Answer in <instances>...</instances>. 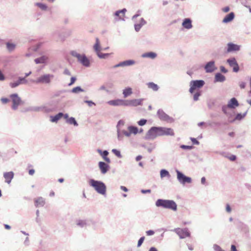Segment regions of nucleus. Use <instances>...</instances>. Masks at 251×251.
Wrapping results in <instances>:
<instances>
[{
  "mask_svg": "<svg viewBox=\"0 0 251 251\" xmlns=\"http://www.w3.org/2000/svg\"><path fill=\"white\" fill-rule=\"evenodd\" d=\"M156 205L157 207H162L164 208H168L173 211L177 210V205L176 203L172 200H166L159 199L156 201Z\"/></svg>",
  "mask_w": 251,
  "mask_h": 251,
  "instance_id": "1",
  "label": "nucleus"
},
{
  "mask_svg": "<svg viewBox=\"0 0 251 251\" xmlns=\"http://www.w3.org/2000/svg\"><path fill=\"white\" fill-rule=\"evenodd\" d=\"M90 185L94 187L95 190L99 193L104 195L106 193V186L105 184L100 181L91 179L89 181Z\"/></svg>",
  "mask_w": 251,
  "mask_h": 251,
  "instance_id": "2",
  "label": "nucleus"
},
{
  "mask_svg": "<svg viewBox=\"0 0 251 251\" xmlns=\"http://www.w3.org/2000/svg\"><path fill=\"white\" fill-rule=\"evenodd\" d=\"M161 127H152L148 131L147 137L149 139H154L157 136H162Z\"/></svg>",
  "mask_w": 251,
  "mask_h": 251,
  "instance_id": "3",
  "label": "nucleus"
},
{
  "mask_svg": "<svg viewBox=\"0 0 251 251\" xmlns=\"http://www.w3.org/2000/svg\"><path fill=\"white\" fill-rule=\"evenodd\" d=\"M71 54L74 57L77 58L78 61H79L84 66L86 67L89 66V60L84 54H80L75 51H72Z\"/></svg>",
  "mask_w": 251,
  "mask_h": 251,
  "instance_id": "4",
  "label": "nucleus"
},
{
  "mask_svg": "<svg viewBox=\"0 0 251 251\" xmlns=\"http://www.w3.org/2000/svg\"><path fill=\"white\" fill-rule=\"evenodd\" d=\"M204 81L202 80L191 81L190 83V93H193L197 89L201 88L204 85Z\"/></svg>",
  "mask_w": 251,
  "mask_h": 251,
  "instance_id": "5",
  "label": "nucleus"
},
{
  "mask_svg": "<svg viewBox=\"0 0 251 251\" xmlns=\"http://www.w3.org/2000/svg\"><path fill=\"white\" fill-rule=\"evenodd\" d=\"M53 77V75H44L37 78L33 82L36 83L47 84L50 83L51 79Z\"/></svg>",
  "mask_w": 251,
  "mask_h": 251,
  "instance_id": "6",
  "label": "nucleus"
},
{
  "mask_svg": "<svg viewBox=\"0 0 251 251\" xmlns=\"http://www.w3.org/2000/svg\"><path fill=\"white\" fill-rule=\"evenodd\" d=\"M10 98L12 101V107L14 110H16L19 105L22 103L21 98L16 94H12L10 96Z\"/></svg>",
  "mask_w": 251,
  "mask_h": 251,
  "instance_id": "7",
  "label": "nucleus"
},
{
  "mask_svg": "<svg viewBox=\"0 0 251 251\" xmlns=\"http://www.w3.org/2000/svg\"><path fill=\"white\" fill-rule=\"evenodd\" d=\"M176 172L177 174V178L181 183L184 184L186 183H190L191 182V178L190 177L186 176L178 170H176Z\"/></svg>",
  "mask_w": 251,
  "mask_h": 251,
  "instance_id": "8",
  "label": "nucleus"
},
{
  "mask_svg": "<svg viewBox=\"0 0 251 251\" xmlns=\"http://www.w3.org/2000/svg\"><path fill=\"white\" fill-rule=\"evenodd\" d=\"M227 62L229 66L233 68V70L234 72H237L239 71V67L235 58L228 59Z\"/></svg>",
  "mask_w": 251,
  "mask_h": 251,
  "instance_id": "9",
  "label": "nucleus"
},
{
  "mask_svg": "<svg viewBox=\"0 0 251 251\" xmlns=\"http://www.w3.org/2000/svg\"><path fill=\"white\" fill-rule=\"evenodd\" d=\"M126 100L121 99L111 100L108 101L109 105L113 106H126Z\"/></svg>",
  "mask_w": 251,
  "mask_h": 251,
  "instance_id": "10",
  "label": "nucleus"
},
{
  "mask_svg": "<svg viewBox=\"0 0 251 251\" xmlns=\"http://www.w3.org/2000/svg\"><path fill=\"white\" fill-rule=\"evenodd\" d=\"M227 52H230L232 51H238L240 49V46L234 44L232 43H228L227 45Z\"/></svg>",
  "mask_w": 251,
  "mask_h": 251,
  "instance_id": "11",
  "label": "nucleus"
},
{
  "mask_svg": "<svg viewBox=\"0 0 251 251\" xmlns=\"http://www.w3.org/2000/svg\"><path fill=\"white\" fill-rule=\"evenodd\" d=\"M128 132L127 131H123V133L126 136L129 137L131 134H136L138 132L137 127L130 126L128 127Z\"/></svg>",
  "mask_w": 251,
  "mask_h": 251,
  "instance_id": "12",
  "label": "nucleus"
},
{
  "mask_svg": "<svg viewBox=\"0 0 251 251\" xmlns=\"http://www.w3.org/2000/svg\"><path fill=\"white\" fill-rule=\"evenodd\" d=\"M161 132H161L162 136H164V135L174 136L175 134L173 129L171 128H166V127H161Z\"/></svg>",
  "mask_w": 251,
  "mask_h": 251,
  "instance_id": "13",
  "label": "nucleus"
},
{
  "mask_svg": "<svg viewBox=\"0 0 251 251\" xmlns=\"http://www.w3.org/2000/svg\"><path fill=\"white\" fill-rule=\"evenodd\" d=\"M176 230L177 234L181 238H185L190 236V233L187 229L178 228Z\"/></svg>",
  "mask_w": 251,
  "mask_h": 251,
  "instance_id": "14",
  "label": "nucleus"
},
{
  "mask_svg": "<svg viewBox=\"0 0 251 251\" xmlns=\"http://www.w3.org/2000/svg\"><path fill=\"white\" fill-rule=\"evenodd\" d=\"M126 106H136L141 103V100H126Z\"/></svg>",
  "mask_w": 251,
  "mask_h": 251,
  "instance_id": "15",
  "label": "nucleus"
},
{
  "mask_svg": "<svg viewBox=\"0 0 251 251\" xmlns=\"http://www.w3.org/2000/svg\"><path fill=\"white\" fill-rule=\"evenodd\" d=\"M3 176L5 179V182L10 183L14 177V173L13 172L5 173L3 174Z\"/></svg>",
  "mask_w": 251,
  "mask_h": 251,
  "instance_id": "16",
  "label": "nucleus"
},
{
  "mask_svg": "<svg viewBox=\"0 0 251 251\" xmlns=\"http://www.w3.org/2000/svg\"><path fill=\"white\" fill-rule=\"evenodd\" d=\"M215 67L214 61L208 62L205 66V69L206 72H212L215 70Z\"/></svg>",
  "mask_w": 251,
  "mask_h": 251,
  "instance_id": "17",
  "label": "nucleus"
},
{
  "mask_svg": "<svg viewBox=\"0 0 251 251\" xmlns=\"http://www.w3.org/2000/svg\"><path fill=\"white\" fill-rule=\"evenodd\" d=\"M99 166L101 173L105 174L109 169V166L103 162H100Z\"/></svg>",
  "mask_w": 251,
  "mask_h": 251,
  "instance_id": "18",
  "label": "nucleus"
},
{
  "mask_svg": "<svg viewBox=\"0 0 251 251\" xmlns=\"http://www.w3.org/2000/svg\"><path fill=\"white\" fill-rule=\"evenodd\" d=\"M238 105V102L234 98H232L227 104V107L230 108H235V107H237Z\"/></svg>",
  "mask_w": 251,
  "mask_h": 251,
  "instance_id": "19",
  "label": "nucleus"
},
{
  "mask_svg": "<svg viewBox=\"0 0 251 251\" xmlns=\"http://www.w3.org/2000/svg\"><path fill=\"white\" fill-rule=\"evenodd\" d=\"M135 63L134 61L132 60H126L120 63L119 64L115 65V67H118L121 66H130Z\"/></svg>",
  "mask_w": 251,
  "mask_h": 251,
  "instance_id": "20",
  "label": "nucleus"
},
{
  "mask_svg": "<svg viewBox=\"0 0 251 251\" xmlns=\"http://www.w3.org/2000/svg\"><path fill=\"white\" fill-rule=\"evenodd\" d=\"M26 82V80L25 78H21L20 77L19 80L15 82H11L10 83V86L12 88H15L18 86L19 85L22 83H24Z\"/></svg>",
  "mask_w": 251,
  "mask_h": 251,
  "instance_id": "21",
  "label": "nucleus"
},
{
  "mask_svg": "<svg viewBox=\"0 0 251 251\" xmlns=\"http://www.w3.org/2000/svg\"><path fill=\"white\" fill-rule=\"evenodd\" d=\"M35 205L36 207L42 206L44 205L45 201L42 197H39L34 200Z\"/></svg>",
  "mask_w": 251,
  "mask_h": 251,
  "instance_id": "22",
  "label": "nucleus"
},
{
  "mask_svg": "<svg viewBox=\"0 0 251 251\" xmlns=\"http://www.w3.org/2000/svg\"><path fill=\"white\" fill-rule=\"evenodd\" d=\"M234 18V14L233 12H231L227 15L223 20V22L227 23L231 22Z\"/></svg>",
  "mask_w": 251,
  "mask_h": 251,
  "instance_id": "23",
  "label": "nucleus"
},
{
  "mask_svg": "<svg viewBox=\"0 0 251 251\" xmlns=\"http://www.w3.org/2000/svg\"><path fill=\"white\" fill-rule=\"evenodd\" d=\"M182 25L187 29H190L192 27L191 21L189 19H185L182 23Z\"/></svg>",
  "mask_w": 251,
  "mask_h": 251,
  "instance_id": "24",
  "label": "nucleus"
},
{
  "mask_svg": "<svg viewBox=\"0 0 251 251\" xmlns=\"http://www.w3.org/2000/svg\"><path fill=\"white\" fill-rule=\"evenodd\" d=\"M63 116V114L62 113H59L57 115L54 116H50V121L51 122H57L59 120H60Z\"/></svg>",
  "mask_w": 251,
  "mask_h": 251,
  "instance_id": "25",
  "label": "nucleus"
},
{
  "mask_svg": "<svg viewBox=\"0 0 251 251\" xmlns=\"http://www.w3.org/2000/svg\"><path fill=\"white\" fill-rule=\"evenodd\" d=\"M98 151L100 153L104 160L107 163H110V159L107 157V155L108 154V152L106 151H103L102 152L100 150H99Z\"/></svg>",
  "mask_w": 251,
  "mask_h": 251,
  "instance_id": "26",
  "label": "nucleus"
},
{
  "mask_svg": "<svg viewBox=\"0 0 251 251\" xmlns=\"http://www.w3.org/2000/svg\"><path fill=\"white\" fill-rule=\"evenodd\" d=\"M215 81L219 82H223L225 80V77L224 75L220 73H218L215 75Z\"/></svg>",
  "mask_w": 251,
  "mask_h": 251,
  "instance_id": "27",
  "label": "nucleus"
},
{
  "mask_svg": "<svg viewBox=\"0 0 251 251\" xmlns=\"http://www.w3.org/2000/svg\"><path fill=\"white\" fill-rule=\"evenodd\" d=\"M48 60V57L46 56H43L40 58L35 59V62L36 64L44 63Z\"/></svg>",
  "mask_w": 251,
  "mask_h": 251,
  "instance_id": "28",
  "label": "nucleus"
},
{
  "mask_svg": "<svg viewBox=\"0 0 251 251\" xmlns=\"http://www.w3.org/2000/svg\"><path fill=\"white\" fill-rule=\"evenodd\" d=\"M126 11V9H123V10L118 11L115 13V15L117 16H119L120 18L121 19H124V17H125V12Z\"/></svg>",
  "mask_w": 251,
  "mask_h": 251,
  "instance_id": "29",
  "label": "nucleus"
},
{
  "mask_svg": "<svg viewBox=\"0 0 251 251\" xmlns=\"http://www.w3.org/2000/svg\"><path fill=\"white\" fill-rule=\"evenodd\" d=\"M132 93V89L131 88L128 87L125 89L123 91V95L124 98H126L128 96L130 95Z\"/></svg>",
  "mask_w": 251,
  "mask_h": 251,
  "instance_id": "30",
  "label": "nucleus"
},
{
  "mask_svg": "<svg viewBox=\"0 0 251 251\" xmlns=\"http://www.w3.org/2000/svg\"><path fill=\"white\" fill-rule=\"evenodd\" d=\"M94 48L97 53H98V51H100V43L98 38H96V42L94 46Z\"/></svg>",
  "mask_w": 251,
  "mask_h": 251,
  "instance_id": "31",
  "label": "nucleus"
},
{
  "mask_svg": "<svg viewBox=\"0 0 251 251\" xmlns=\"http://www.w3.org/2000/svg\"><path fill=\"white\" fill-rule=\"evenodd\" d=\"M148 87L152 89L153 91H157L158 89V87L157 84L153 82H149L147 84Z\"/></svg>",
  "mask_w": 251,
  "mask_h": 251,
  "instance_id": "32",
  "label": "nucleus"
},
{
  "mask_svg": "<svg viewBox=\"0 0 251 251\" xmlns=\"http://www.w3.org/2000/svg\"><path fill=\"white\" fill-rule=\"evenodd\" d=\"M145 24V21L143 19H141V22L139 24H136L135 25V29L136 31H138L141 27Z\"/></svg>",
  "mask_w": 251,
  "mask_h": 251,
  "instance_id": "33",
  "label": "nucleus"
},
{
  "mask_svg": "<svg viewBox=\"0 0 251 251\" xmlns=\"http://www.w3.org/2000/svg\"><path fill=\"white\" fill-rule=\"evenodd\" d=\"M143 57H149L151 58H154L156 56V54L155 53L150 52L148 53H145L143 55Z\"/></svg>",
  "mask_w": 251,
  "mask_h": 251,
  "instance_id": "34",
  "label": "nucleus"
},
{
  "mask_svg": "<svg viewBox=\"0 0 251 251\" xmlns=\"http://www.w3.org/2000/svg\"><path fill=\"white\" fill-rule=\"evenodd\" d=\"M67 122L71 125H74L75 126H77V124L75 119V118L71 117L70 118H69L67 120Z\"/></svg>",
  "mask_w": 251,
  "mask_h": 251,
  "instance_id": "35",
  "label": "nucleus"
},
{
  "mask_svg": "<svg viewBox=\"0 0 251 251\" xmlns=\"http://www.w3.org/2000/svg\"><path fill=\"white\" fill-rule=\"evenodd\" d=\"M160 176L162 178L165 176H170L169 173L165 170H162L160 171Z\"/></svg>",
  "mask_w": 251,
  "mask_h": 251,
  "instance_id": "36",
  "label": "nucleus"
},
{
  "mask_svg": "<svg viewBox=\"0 0 251 251\" xmlns=\"http://www.w3.org/2000/svg\"><path fill=\"white\" fill-rule=\"evenodd\" d=\"M246 114H247V112H245L242 114H237V115L236 116V117L235 118V120H239V121L241 120V119H242L246 116Z\"/></svg>",
  "mask_w": 251,
  "mask_h": 251,
  "instance_id": "37",
  "label": "nucleus"
},
{
  "mask_svg": "<svg viewBox=\"0 0 251 251\" xmlns=\"http://www.w3.org/2000/svg\"><path fill=\"white\" fill-rule=\"evenodd\" d=\"M98 56L100 58H105L108 57L109 55L108 53H102L100 51H98V53H97Z\"/></svg>",
  "mask_w": 251,
  "mask_h": 251,
  "instance_id": "38",
  "label": "nucleus"
},
{
  "mask_svg": "<svg viewBox=\"0 0 251 251\" xmlns=\"http://www.w3.org/2000/svg\"><path fill=\"white\" fill-rule=\"evenodd\" d=\"M6 46L8 50L10 51L13 50L15 47V45L11 43H7Z\"/></svg>",
  "mask_w": 251,
  "mask_h": 251,
  "instance_id": "39",
  "label": "nucleus"
},
{
  "mask_svg": "<svg viewBox=\"0 0 251 251\" xmlns=\"http://www.w3.org/2000/svg\"><path fill=\"white\" fill-rule=\"evenodd\" d=\"M83 90L80 87H76L72 89V92L76 93L79 92H82Z\"/></svg>",
  "mask_w": 251,
  "mask_h": 251,
  "instance_id": "40",
  "label": "nucleus"
},
{
  "mask_svg": "<svg viewBox=\"0 0 251 251\" xmlns=\"http://www.w3.org/2000/svg\"><path fill=\"white\" fill-rule=\"evenodd\" d=\"M112 151L119 158L122 157V155L119 151H118L116 149H113Z\"/></svg>",
  "mask_w": 251,
  "mask_h": 251,
  "instance_id": "41",
  "label": "nucleus"
},
{
  "mask_svg": "<svg viewBox=\"0 0 251 251\" xmlns=\"http://www.w3.org/2000/svg\"><path fill=\"white\" fill-rule=\"evenodd\" d=\"M144 240H145V237H144V236L140 238V239L139 240V241L138 242V244H137L138 247H139L141 246V245L143 243Z\"/></svg>",
  "mask_w": 251,
  "mask_h": 251,
  "instance_id": "42",
  "label": "nucleus"
},
{
  "mask_svg": "<svg viewBox=\"0 0 251 251\" xmlns=\"http://www.w3.org/2000/svg\"><path fill=\"white\" fill-rule=\"evenodd\" d=\"M147 120L145 119H141L138 122V124L139 126H142L146 124Z\"/></svg>",
  "mask_w": 251,
  "mask_h": 251,
  "instance_id": "43",
  "label": "nucleus"
},
{
  "mask_svg": "<svg viewBox=\"0 0 251 251\" xmlns=\"http://www.w3.org/2000/svg\"><path fill=\"white\" fill-rule=\"evenodd\" d=\"M201 95V94L200 92H197L194 95V97H193V98H194V100L196 101V100H198V99H199V96Z\"/></svg>",
  "mask_w": 251,
  "mask_h": 251,
  "instance_id": "44",
  "label": "nucleus"
},
{
  "mask_svg": "<svg viewBox=\"0 0 251 251\" xmlns=\"http://www.w3.org/2000/svg\"><path fill=\"white\" fill-rule=\"evenodd\" d=\"M38 6L41 8L42 9L46 10L47 8V6L46 5L42 4V3H38Z\"/></svg>",
  "mask_w": 251,
  "mask_h": 251,
  "instance_id": "45",
  "label": "nucleus"
},
{
  "mask_svg": "<svg viewBox=\"0 0 251 251\" xmlns=\"http://www.w3.org/2000/svg\"><path fill=\"white\" fill-rule=\"evenodd\" d=\"M214 249L216 251H224V250H223L221 248L218 246V245H215L214 246Z\"/></svg>",
  "mask_w": 251,
  "mask_h": 251,
  "instance_id": "46",
  "label": "nucleus"
},
{
  "mask_svg": "<svg viewBox=\"0 0 251 251\" xmlns=\"http://www.w3.org/2000/svg\"><path fill=\"white\" fill-rule=\"evenodd\" d=\"M1 101L3 103L5 104L9 102V100L7 98H1Z\"/></svg>",
  "mask_w": 251,
  "mask_h": 251,
  "instance_id": "47",
  "label": "nucleus"
},
{
  "mask_svg": "<svg viewBox=\"0 0 251 251\" xmlns=\"http://www.w3.org/2000/svg\"><path fill=\"white\" fill-rule=\"evenodd\" d=\"M154 233V232L153 230H150L147 231H146V234L147 235L150 236L152 235Z\"/></svg>",
  "mask_w": 251,
  "mask_h": 251,
  "instance_id": "48",
  "label": "nucleus"
},
{
  "mask_svg": "<svg viewBox=\"0 0 251 251\" xmlns=\"http://www.w3.org/2000/svg\"><path fill=\"white\" fill-rule=\"evenodd\" d=\"M77 224V225L80 226H83L86 225L85 223L82 221H79Z\"/></svg>",
  "mask_w": 251,
  "mask_h": 251,
  "instance_id": "49",
  "label": "nucleus"
},
{
  "mask_svg": "<svg viewBox=\"0 0 251 251\" xmlns=\"http://www.w3.org/2000/svg\"><path fill=\"white\" fill-rule=\"evenodd\" d=\"M229 159L231 161H234L236 158V157L235 155H231L230 156H229L228 157Z\"/></svg>",
  "mask_w": 251,
  "mask_h": 251,
  "instance_id": "50",
  "label": "nucleus"
},
{
  "mask_svg": "<svg viewBox=\"0 0 251 251\" xmlns=\"http://www.w3.org/2000/svg\"><path fill=\"white\" fill-rule=\"evenodd\" d=\"M220 70L221 71V72L225 73H226L227 72V70L223 66H221Z\"/></svg>",
  "mask_w": 251,
  "mask_h": 251,
  "instance_id": "51",
  "label": "nucleus"
},
{
  "mask_svg": "<svg viewBox=\"0 0 251 251\" xmlns=\"http://www.w3.org/2000/svg\"><path fill=\"white\" fill-rule=\"evenodd\" d=\"M226 210L227 212H230L231 211V208L230 207V205L227 204H226Z\"/></svg>",
  "mask_w": 251,
  "mask_h": 251,
  "instance_id": "52",
  "label": "nucleus"
},
{
  "mask_svg": "<svg viewBox=\"0 0 251 251\" xmlns=\"http://www.w3.org/2000/svg\"><path fill=\"white\" fill-rule=\"evenodd\" d=\"M239 85L241 89H244L245 87L246 84L244 82H241L240 83Z\"/></svg>",
  "mask_w": 251,
  "mask_h": 251,
  "instance_id": "53",
  "label": "nucleus"
},
{
  "mask_svg": "<svg viewBox=\"0 0 251 251\" xmlns=\"http://www.w3.org/2000/svg\"><path fill=\"white\" fill-rule=\"evenodd\" d=\"M4 76L2 73V72L0 71V81H2L4 80Z\"/></svg>",
  "mask_w": 251,
  "mask_h": 251,
  "instance_id": "54",
  "label": "nucleus"
},
{
  "mask_svg": "<svg viewBox=\"0 0 251 251\" xmlns=\"http://www.w3.org/2000/svg\"><path fill=\"white\" fill-rule=\"evenodd\" d=\"M85 102L87 103L89 106H91L92 105H95V103L92 101L86 100Z\"/></svg>",
  "mask_w": 251,
  "mask_h": 251,
  "instance_id": "55",
  "label": "nucleus"
},
{
  "mask_svg": "<svg viewBox=\"0 0 251 251\" xmlns=\"http://www.w3.org/2000/svg\"><path fill=\"white\" fill-rule=\"evenodd\" d=\"M191 141L194 144H199V142L195 138H191Z\"/></svg>",
  "mask_w": 251,
  "mask_h": 251,
  "instance_id": "56",
  "label": "nucleus"
},
{
  "mask_svg": "<svg viewBox=\"0 0 251 251\" xmlns=\"http://www.w3.org/2000/svg\"><path fill=\"white\" fill-rule=\"evenodd\" d=\"M223 11L224 12H227L229 11V8L228 6L225 7L223 8Z\"/></svg>",
  "mask_w": 251,
  "mask_h": 251,
  "instance_id": "57",
  "label": "nucleus"
},
{
  "mask_svg": "<svg viewBox=\"0 0 251 251\" xmlns=\"http://www.w3.org/2000/svg\"><path fill=\"white\" fill-rule=\"evenodd\" d=\"M75 81V78L74 77H72L71 79V82L69 84V85H72Z\"/></svg>",
  "mask_w": 251,
  "mask_h": 251,
  "instance_id": "58",
  "label": "nucleus"
},
{
  "mask_svg": "<svg viewBox=\"0 0 251 251\" xmlns=\"http://www.w3.org/2000/svg\"><path fill=\"white\" fill-rule=\"evenodd\" d=\"M231 251H238L235 245H232L231 246Z\"/></svg>",
  "mask_w": 251,
  "mask_h": 251,
  "instance_id": "59",
  "label": "nucleus"
},
{
  "mask_svg": "<svg viewBox=\"0 0 251 251\" xmlns=\"http://www.w3.org/2000/svg\"><path fill=\"white\" fill-rule=\"evenodd\" d=\"M34 173H35V171H34V170H33V169H30V170H29V171H28V173H29V174L30 175H31V176L33 175H34Z\"/></svg>",
  "mask_w": 251,
  "mask_h": 251,
  "instance_id": "60",
  "label": "nucleus"
},
{
  "mask_svg": "<svg viewBox=\"0 0 251 251\" xmlns=\"http://www.w3.org/2000/svg\"><path fill=\"white\" fill-rule=\"evenodd\" d=\"M121 189L122 190H123L124 191H125V192H127V189L126 187H125L124 186H121Z\"/></svg>",
  "mask_w": 251,
  "mask_h": 251,
  "instance_id": "61",
  "label": "nucleus"
},
{
  "mask_svg": "<svg viewBox=\"0 0 251 251\" xmlns=\"http://www.w3.org/2000/svg\"><path fill=\"white\" fill-rule=\"evenodd\" d=\"M142 158V156L141 155H138L136 157V160L137 161H139Z\"/></svg>",
  "mask_w": 251,
  "mask_h": 251,
  "instance_id": "62",
  "label": "nucleus"
},
{
  "mask_svg": "<svg viewBox=\"0 0 251 251\" xmlns=\"http://www.w3.org/2000/svg\"><path fill=\"white\" fill-rule=\"evenodd\" d=\"M151 190H149V189L146 190H142V192L143 193H151Z\"/></svg>",
  "mask_w": 251,
  "mask_h": 251,
  "instance_id": "63",
  "label": "nucleus"
},
{
  "mask_svg": "<svg viewBox=\"0 0 251 251\" xmlns=\"http://www.w3.org/2000/svg\"><path fill=\"white\" fill-rule=\"evenodd\" d=\"M149 251H157V249L154 247H151Z\"/></svg>",
  "mask_w": 251,
  "mask_h": 251,
  "instance_id": "64",
  "label": "nucleus"
}]
</instances>
